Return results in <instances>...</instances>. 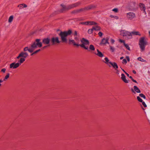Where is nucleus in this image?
Listing matches in <instances>:
<instances>
[{"mask_svg":"<svg viewBox=\"0 0 150 150\" xmlns=\"http://www.w3.org/2000/svg\"><path fill=\"white\" fill-rule=\"evenodd\" d=\"M40 41L41 39H36L35 41L31 44L30 47V48L28 47H24V51H26L28 50L29 52L32 53L38 47H41L42 44Z\"/></svg>","mask_w":150,"mask_h":150,"instance_id":"obj_1","label":"nucleus"},{"mask_svg":"<svg viewBox=\"0 0 150 150\" xmlns=\"http://www.w3.org/2000/svg\"><path fill=\"white\" fill-rule=\"evenodd\" d=\"M81 4V2H78L75 3L70 4L68 6L61 4V6L62 7L61 9V12H62L73 8L75 7H78L80 6Z\"/></svg>","mask_w":150,"mask_h":150,"instance_id":"obj_2","label":"nucleus"},{"mask_svg":"<svg viewBox=\"0 0 150 150\" xmlns=\"http://www.w3.org/2000/svg\"><path fill=\"white\" fill-rule=\"evenodd\" d=\"M72 33V30H69L68 31L61 32L59 34V35L61 37L62 42H67V37L71 34Z\"/></svg>","mask_w":150,"mask_h":150,"instance_id":"obj_3","label":"nucleus"},{"mask_svg":"<svg viewBox=\"0 0 150 150\" xmlns=\"http://www.w3.org/2000/svg\"><path fill=\"white\" fill-rule=\"evenodd\" d=\"M147 45V42L145 40L144 37L141 38L139 40V45L141 51H143L145 50V46Z\"/></svg>","mask_w":150,"mask_h":150,"instance_id":"obj_4","label":"nucleus"},{"mask_svg":"<svg viewBox=\"0 0 150 150\" xmlns=\"http://www.w3.org/2000/svg\"><path fill=\"white\" fill-rule=\"evenodd\" d=\"M81 42L82 43L81 44H79V46H80L84 49L88 50V45H89V42L88 40L83 38L81 40Z\"/></svg>","mask_w":150,"mask_h":150,"instance_id":"obj_5","label":"nucleus"},{"mask_svg":"<svg viewBox=\"0 0 150 150\" xmlns=\"http://www.w3.org/2000/svg\"><path fill=\"white\" fill-rule=\"evenodd\" d=\"M50 39L49 38H43L42 40V43L45 45L46 46H45L43 47L42 48V49H44L45 48H46L47 47L50 46Z\"/></svg>","mask_w":150,"mask_h":150,"instance_id":"obj_6","label":"nucleus"},{"mask_svg":"<svg viewBox=\"0 0 150 150\" xmlns=\"http://www.w3.org/2000/svg\"><path fill=\"white\" fill-rule=\"evenodd\" d=\"M120 35L123 36H125L127 37L128 39H130L132 38L131 33L125 30H121L120 32Z\"/></svg>","mask_w":150,"mask_h":150,"instance_id":"obj_7","label":"nucleus"},{"mask_svg":"<svg viewBox=\"0 0 150 150\" xmlns=\"http://www.w3.org/2000/svg\"><path fill=\"white\" fill-rule=\"evenodd\" d=\"M126 17L128 19L132 20L136 17L135 14L133 12H129L126 13Z\"/></svg>","mask_w":150,"mask_h":150,"instance_id":"obj_8","label":"nucleus"},{"mask_svg":"<svg viewBox=\"0 0 150 150\" xmlns=\"http://www.w3.org/2000/svg\"><path fill=\"white\" fill-rule=\"evenodd\" d=\"M60 42L59 40V38L57 37H53L51 39V42L52 45H54L56 43H59Z\"/></svg>","mask_w":150,"mask_h":150,"instance_id":"obj_9","label":"nucleus"},{"mask_svg":"<svg viewBox=\"0 0 150 150\" xmlns=\"http://www.w3.org/2000/svg\"><path fill=\"white\" fill-rule=\"evenodd\" d=\"M20 65V64H19L18 62L15 63V62H13L10 65V68H13V69H16L18 68Z\"/></svg>","mask_w":150,"mask_h":150,"instance_id":"obj_10","label":"nucleus"},{"mask_svg":"<svg viewBox=\"0 0 150 150\" xmlns=\"http://www.w3.org/2000/svg\"><path fill=\"white\" fill-rule=\"evenodd\" d=\"M131 90L132 91L134 94L136 93V92L138 93H140L141 92L140 90L136 86H134V89L132 88Z\"/></svg>","mask_w":150,"mask_h":150,"instance_id":"obj_11","label":"nucleus"},{"mask_svg":"<svg viewBox=\"0 0 150 150\" xmlns=\"http://www.w3.org/2000/svg\"><path fill=\"white\" fill-rule=\"evenodd\" d=\"M95 7V6L93 5H90L86 6L83 8L81 9L80 10V11H84L85 10H88Z\"/></svg>","mask_w":150,"mask_h":150,"instance_id":"obj_12","label":"nucleus"},{"mask_svg":"<svg viewBox=\"0 0 150 150\" xmlns=\"http://www.w3.org/2000/svg\"><path fill=\"white\" fill-rule=\"evenodd\" d=\"M109 39V38L108 37H107L106 38L103 39L100 43V44L101 45H105L106 43L109 44V42H108Z\"/></svg>","mask_w":150,"mask_h":150,"instance_id":"obj_13","label":"nucleus"},{"mask_svg":"<svg viewBox=\"0 0 150 150\" xmlns=\"http://www.w3.org/2000/svg\"><path fill=\"white\" fill-rule=\"evenodd\" d=\"M139 6L141 10L142 11H143V13H144L145 14H146V13L145 11L146 7L145 5L143 4L140 3L139 4Z\"/></svg>","mask_w":150,"mask_h":150,"instance_id":"obj_14","label":"nucleus"},{"mask_svg":"<svg viewBox=\"0 0 150 150\" xmlns=\"http://www.w3.org/2000/svg\"><path fill=\"white\" fill-rule=\"evenodd\" d=\"M110 64L115 69H117L118 68V66L117 64L115 62H110Z\"/></svg>","mask_w":150,"mask_h":150,"instance_id":"obj_15","label":"nucleus"},{"mask_svg":"<svg viewBox=\"0 0 150 150\" xmlns=\"http://www.w3.org/2000/svg\"><path fill=\"white\" fill-rule=\"evenodd\" d=\"M97 53H94L96 55L100 57H104V55L98 49L97 50Z\"/></svg>","mask_w":150,"mask_h":150,"instance_id":"obj_16","label":"nucleus"},{"mask_svg":"<svg viewBox=\"0 0 150 150\" xmlns=\"http://www.w3.org/2000/svg\"><path fill=\"white\" fill-rule=\"evenodd\" d=\"M20 54L21 57L24 59L26 58L28 55V54L26 52H22L20 53Z\"/></svg>","mask_w":150,"mask_h":150,"instance_id":"obj_17","label":"nucleus"},{"mask_svg":"<svg viewBox=\"0 0 150 150\" xmlns=\"http://www.w3.org/2000/svg\"><path fill=\"white\" fill-rule=\"evenodd\" d=\"M69 43L70 44L72 43L74 46H79V42H77L76 43L75 41L74 40H69Z\"/></svg>","mask_w":150,"mask_h":150,"instance_id":"obj_18","label":"nucleus"},{"mask_svg":"<svg viewBox=\"0 0 150 150\" xmlns=\"http://www.w3.org/2000/svg\"><path fill=\"white\" fill-rule=\"evenodd\" d=\"M105 61L104 62L107 64L109 67H111V66L110 65V62H111L109 61V60L108 58L106 57L104 59Z\"/></svg>","mask_w":150,"mask_h":150,"instance_id":"obj_19","label":"nucleus"},{"mask_svg":"<svg viewBox=\"0 0 150 150\" xmlns=\"http://www.w3.org/2000/svg\"><path fill=\"white\" fill-rule=\"evenodd\" d=\"M18 7H19L20 9H21L22 8V7L23 8H26L27 7V6L24 4H22L18 5Z\"/></svg>","mask_w":150,"mask_h":150,"instance_id":"obj_20","label":"nucleus"},{"mask_svg":"<svg viewBox=\"0 0 150 150\" xmlns=\"http://www.w3.org/2000/svg\"><path fill=\"white\" fill-rule=\"evenodd\" d=\"M131 33L132 35V34L135 35H138L139 36L141 35L140 33L138 31H132Z\"/></svg>","mask_w":150,"mask_h":150,"instance_id":"obj_21","label":"nucleus"},{"mask_svg":"<svg viewBox=\"0 0 150 150\" xmlns=\"http://www.w3.org/2000/svg\"><path fill=\"white\" fill-rule=\"evenodd\" d=\"M95 50V48L94 46L92 45H91L89 46V50L88 51L91 50V51H94Z\"/></svg>","mask_w":150,"mask_h":150,"instance_id":"obj_22","label":"nucleus"},{"mask_svg":"<svg viewBox=\"0 0 150 150\" xmlns=\"http://www.w3.org/2000/svg\"><path fill=\"white\" fill-rule=\"evenodd\" d=\"M97 23L93 21H88V25H96Z\"/></svg>","mask_w":150,"mask_h":150,"instance_id":"obj_23","label":"nucleus"},{"mask_svg":"<svg viewBox=\"0 0 150 150\" xmlns=\"http://www.w3.org/2000/svg\"><path fill=\"white\" fill-rule=\"evenodd\" d=\"M93 29L96 30H99L100 29V26L97 25L95 27H93Z\"/></svg>","mask_w":150,"mask_h":150,"instance_id":"obj_24","label":"nucleus"},{"mask_svg":"<svg viewBox=\"0 0 150 150\" xmlns=\"http://www.w3.org/2000/svg\"><path fill=\"white\" fill-rule=\"evenodd\" d=\"M13 19V15L11 16H10L8 20V22L9 23H11Z\"/></svg>","mask_w":150,"mask_h":150,"instance_id":"obj_25","label":"nucleus"},{"mask_svg":"<svg viewBox=\"0 0 150 150\" xmlns=\"http://www.w3.org/2000/svg\"><path fill=\"white\" fill-rule=\"evenodd\" d=\"M25 59L23 58H21L20 60L18 61L19 64H20V65L22 63L25 61Z\"/></svg>","mask_w":150,"mask_h":150,"instance_id":"obj_26","label":"nucleus"},{"mask_svg":"<svg viewBox=\"0 0 150 150\" xmlns=\"http://www.w3.org/2000/svg\"><path fill=\"white\" fill-rule=\"evenodd\" d=\"M137 59L139 61L142 62H146V61L144 59H142L141 57H139L137 58Z\"/></svg>","mask_w":150,"mask_h":150,"instance_id":"obj_27","label":"nucleus"},{"mask_svg":"<svg viewBox=\"0 0 150 150\" xmlns=\"http://www.w3.org/2000/svg\"><path fill=\"white\" fill-rule=\"evenodd\" d=\"M10 74L9 73H7L6 75L5 76V77L4 79V81H5L7 79L9 76Z\"/></svg>","mask_w":150,"mask_h":150,"instance_id":"obj_28","label":"nucleus"},{"mask_svg":"<svg viewBox=\"0 0 150 150\" xmlns=\"http://www.w3.org/2000/svg\"><path fill=\"white\" fill-rule=\"evenodd\" d=\"M124 46L125 47L129 50H130V47L127 44H125V43H124Z\"/></svg>","mask_w":150,"mask_h":150,"instance_id":"obj_29","label":"nucleus"},{"mask_svg":"<svg viewBox=\"0 0 150 150\" xmlns=\"http://www.w3.org/2000/svg\"><path fill=\"white\" fill-rule=\"evenodd\" d=\"M110 50L112 52H113L114 51L115 49L114 48L111 46H110Z\"/></svg>","mask_w":150,"mask_h":150,"instance_id":"obj_30","label":"nucleus"},{"mask_svg":"<svg viewBox=\"0 0 150 150\" xmlns=\"http://www.w3.org/2000/svg\"><path fill=\"white\" fill-rule=\"evenodd\" d=\"M93 30V28L91 29H89L88 30V33L89 34H91Z\"/></svg>","mask_w":150,"mask_h":150,"instance_id":"obj_31","label":"nucleus"},{"mask_svg":"<svg viewBox=\"0 0 150 150\" xmlns=\"http://www.w3.org/2000/svg\"><path fill=\"white\" fill-rule=\"evenodd\" d=\"M75 40L77 42V43L79 42V39L77 37H75L74 38Z\"/></svg>","mask_w":150,"mask_h":150,"instance_id":"obj_32","label":"nucleus"},{"mask_svg":"<svg viewBox=\"0 0 150 150\" xmlns=\"http://www.w3.org/2000/svg\"><path fill=\"white\" fill-rule=\"evenodd\" d=\"M137 99L139 102H142L143 100L139 96H137Z\"/></svg>","mask_w":150,"mask_h":150,"instance_id":"obj_33","label":"nucleus"},{"mask_svg":"<svg viewBox=\"0 0 150 150\" xmlns=\"http://www.w3.org/2000/svg\"><path fill=\"white\" fill-rule=\"evenodd\" d=\"M139 96L141 97H142L144 99L146 98V97L145 95H144L142 93H140L139 94Z\"/></svg>","mask_w":150,"mask_h":150,"instance_id":"obj_34","label":"nucleus"},{"mask_svg":"<svg viewBox=\"0 0 150 150\" xmlns=\"http://www.w3.org/2000/svg\"><path fill=\"white\" fill-rule=\"evenodd\" d=\"M125 78H126V77H125V75L124 74H121V77L122 79V80H123L124 79H125Z\"/></svg>","mask_w":150,"mask_h":150,"instance_id":"obj_35","label":"nucleus"},{"mask_svg":"<svg viewBox=\"0 0 150 150\" xmlns=\"http://www.w3.org/2000/svg\"><path fill=\"white\" fill-rule=\"evenodd\" d=\"M110 17L112 18H113L116 19H117L119 18L117 16H114L112 15H110Z\"/></svg>","mask_w":150,"mask_h":150,"instance_id":"obj_36","label":"nucleus"},{"mask_svg":"<svg viewBox=\"0 0 150 150\" xmlns=\"http://www.w3.org/2000/svg\"><path fill=\"white\" fill-rule=\"evenodd\" d=\"M112 11L115 13H117L118 11V9L117 8H115L113 9Z\"/></svg>","mask_w":150,"mask_h":150,"instance_id":"obj_37","label":"nucleus"},{"mask_svg":"<svg viewBox=\"0 0 150 150\" xmlns=\"http://www.w3.org/2000/svg\"><path fill=\"white\" fill-rule=\"evenodd\" d=\"M127 63V61L126 59H123L122 60V63L123 64H126Z\"/></svg>","mask_w":150,"mask_h":150,"instance_id":"obj_38","label":"nucleus"},{"mask_svg":"<svg viewBox=\"0 0 150 150\" xmlns=\"http://www.w3.org/2000/svg\"><path fill=\"white\" fill-rule=\"evenodd\" d=\"M81 24L83 25H88V21L82 22Z\"/></svg>","mask_w":150,"mask_h":150,"instance_id":"obj_39","label":"nucleus"},{"mask_svg":"<svg viewBox=\"0 0 150 150\" xmlns=\"http://www.w3.org/2000/svg\"><path fill=\"white\" fill-rule=\"evenodd\" d=\"M40 50H41L40 49L37 50L33 52V54H36L38 52H40Z\"/></svg>","mask_w":150,"mask_h":150,"instance_id":"obj_40","label":"nucleus"},{"mask_svg":"<svg viewBox=\"0 0 150 150\" xmlns=\"http://www.w3.org/2000/svg\"><path fill=\"white\" fill-rule=\"evenodd\" d=\"M125 83H128V81L127 80L126 78L122 80Z\"/></svg>","mask_w":150,"mask_h":150,"instance_id":"obj_41","label":"nucleus"},{"mask_svg":"<svg viewBox=\"0 0 150 150\" xmlns=\"http://www.w3.org/2000/svg\"><path fill=\"white\" fill-rule=\"evenodd\" d=\"M98 35L100 37H101L103 35V33L101 32H99L98 33Z\"/></svg>","mask_w":150,"mask_h":150,"instance_id":"obj_42","label":"nucleus"},{"mask_svg":"<svg viewBox=\"0 0 150 150\" xmlns=\"http://www.w3.org/2000/svg\"><path fill=\"white\" fill-rule=\"evenodd\" d=\"M110 42L112 44H113L115 42V40L112 39H111L110 40Z\"/></svg>","mask_w":150,"mask_h":150,"instance_id":"obj_43","label":"nucleus"},{"mask_svg":"<svg viewBox=\"0 0 150 150\" xmlns=\"http://www.w3.org/2000/svg\"><path fill=\"white\" fill-rule=\"evenodd\" d=\"M142 104L144 106V107H146L147 106L145 103L144 102H142Z\"/></svg>","mask_w":150,"mask_h":150,"instance_id":"obj_44","label":"nucleus"},{"mask_svg":"<svg viewBox=\"0 0 150 150\" xmlns=\"http://www.w3.org/2000/svg\"><path fill=\"white\" fill-rule=\"evenodd\" d=\"M119 41V42H120L123 43L124 45V43H125V41L124 40H121V39H120Z\"/></svg>","mask_w":150,"mask_h":150,"instance_id":"obj_45","label":"nucleus"},{"mask_svg":"<svg viewBox=\"0 0 150 150\" xmlns=\"http://www.w3.org/2000/svg\"><path fill=\"white\" fill-rule=\"evenodd\" d=\"M6 70V69L5 68L2 69L1 70V71L3 73H5Z\"/></svg>","mask_w":150,"mask_h":150,"instance_id":"obj_46","label":"nucleus"},{"mask_svg":"<svg viewBox=\"0 0 150 150\" xmlns=\"http://www.w3.org/2000/svg\"><path fill=\"white\" fill-rule=\"evenodd\" d=\"M77 32L76 31H75L74 32V36H77Z\"/></svg>","mask_w":150,"mask_h":150,"instance_id":"obj_47","label":"nucleus"},{"mask_svg":"<svg viewBox=\"0 0 150 150\" xmlns=\"http://www.w3.org/2000/svg\"><path fill=\"white\" fill-rule=\"evenodd\" d=\"M126 59L128 62H129L130 61L129 57L128 56H127L126 57Z\"/></svg>","mask_w":150,"mask_h":150,"instance_id":"obj_48","label":"nucleus"},{"mask_svg":"<svg viewBox=\"0 0 150 150\" xmlns=\"http://www.w3.org/2000/svg\"><path fill=\"white\" fill-rule=\"evenodd\" d=\"M115 70L116 71V73L117 74H119V71L117 69H115Z\"/></svg>","mask_w":150,"mask_h":150,"instance_id":"obj_49","label":"nucleus"},{"mask_svg":"<svg viewBox=\"0 0 150 150\" xmlns=\"http://www.w3.org/2000/svg\"><path fill=\"white\" fill-rule=\"evenodd\" d=\"M21 57V55L20 54V53L19 54L18 56L17 57V59H18L20 57Z\"/></svg>","mask_w":150,"mask_h":150,"instance_id":"obj_50","label":"nucleus"},{"mask_svg":"<svg viewBox=\"0 0 150 150\" xmlns=\"http://www.w3.org/2000/svg\"><path fill=\"white\" fill-rule=\"evenodd\" d=\"M132 81L133 82H135V83H137V81L136 80H134V79H132Z\"/></svg>","mask_w":150,"mask_h":150,"instance_id":"obj_51","label":"nucleus"},{"mask_svg":"<svg viewBox=\"0 0 150 150\" xmlns=\"http://www.w3.org/2000/svg\"><path fill=\"white\" fill-rule=\"evenodd\" d=\"M133 73L134 74H136V72L134 70H133L132 71Z\"/></svg>","mask_w":150,"mask_h":150,"instance_id":"obj_52","label":"nucleus"},{"mask_svg":"<svg viewBox=\"0 0 150 150\" xmlns=\"http://www.w3.org/2000/svg\"><path fill=\"white\" fill-rule=\"evenodd\" d=\"M121 68V69H122V70L124 71V72L125 74L126 73H127L125 70L124 69H122L121 67H120Z\"/></svg>","mask_w":150,"mask_h":150,"instance_id":"obj_53","label":"nucleus"},{"mask_svg":"<svg viewBox=\"0 0 150 150\" xmlns=\"http://www.w3.org/2000/svg\"><path fill=\"white\" fill-rule=\"evenodd\" d=\"M125 74H126V75H127V76L129 77V74H128L127 73H126Z\"/></svg>","mask_w":150,"mask_h":150,"instance_id":"obj_54","label":"nucleus"},{"mask_svg":"<svg viewBox=\"0 0 150 150\" xmlns=\"http://www.w3.org/2000/svg\"><path fill=\"white\" fill-rule=\"evenodd\" d=\"M3 82V81L1 80H0V83H1ZM1 85V84L0 83V86Z\"/></svg>","mask_w":150,"mask_h":150,"instance_id":"obj_55","label":"nucleus"},{"mask_svg":"<svg viewBox=\"0 0 150 150\" xmlns=\"http://www.w3.org/2000/svg\"><path fill=\"white\" fill-rule=\"evenodd\" d=\"M129 77L130 78L132 79H132H133L132 77V76H129Z\"/></svg>","mask_w":150,"mask_h":150,"instance_id":"obj_56","label":"nucleus"},{"mask_svg":"<svg viewBox=\"0 0 150 150\" xmlns=\"http://www.w3.org/2000/svg\"><path fill=\"white\" fill-rule=\"evenodd\" d=\"M123 58H124V57H121L120 58V59H123Z\"/></svg>","mask_w":150,"mask_h":150,"instance_id":"obj_57","label":"nucleus"},{"mask_svg":"<svg viewBox=\"0 0 150 150\" xmlns=\"http://www.w3.org/2000/svg\"><path fill=\"white\" fill-rule=\"evenodd\" d=\"M33 54V53H32L31 54V56H33L34 54Z\"/></svg>","mask_w":150,"mask_h":150,"instance_id":"obj_58","label":"nucleus"},{"mask_svg":"<svg viewBox=\"0 0 150 150\" xmlns=\"http://www.w3.org/2000/svg\"><path fill=\"white\" fill-rule=\"evenodd\" d=\"M149 36H150V31H149Z\"/></svg>","mask_w":150,"mask_h":150,"instance_id":"obj_59","label":"nucleus"}]
</instances>
